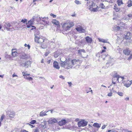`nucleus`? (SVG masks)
<instances>
[{
    "label": "nucleus",
    "mask_w": 132,
    "mask_h": 132,
    "mask_svg": "<svg viewBox=\"0 0 132 132\" xmlns=\"http://www.w3.org/2000/svg\"><path fill=\"white\" fill-rule=\"evenodd\" d=\"M74 25V24L72 22H68L64 23L62 26L66 30H69L71 27Z\"/></svg>",
    "instance_id": "f257e3e1"
},
{
    "label": "nucleus",
    "mask_w": 132,
    "mask_h": 132,
    "mask_svg": "<svg viewBox=\"0 0 132 132\" xmlns=\"http://www.w3.org/2000/svg\"><path fill=\"white\" fill-rule=\"evenodd\" d=\"M91 3L89 9L91 11H93L94 12L97 11L98 10V7L94 3L93 1Z\"/></svg>",
    "instance_id": "f03ea898"
},
{
    "label": "nucleus",
    "mask_w": 132,
    "mask_h": 132,
    "mask_svg": "<svg viewBox=\"0 0 132 132\" xmlns=\"http://www.w3.org/2000/svg\"><path fill=\"white\" fill-rule=\"evenodd\" d=\"M65 124H54L53 126V129L55 131H57L61 129H65L64 125Z\"/></svg>",
    "instance_id": "7ed1b4c3"
},
{
    "label": "nucleus",
    "mask_w": 132,
    "mask_h": 132,
    "mask_svg": "<svg viewBox=\"0 0 132 132\" xmlns=\"http://www.w3.org/2000/svg\"><path fill=\"white\" fill-rule=\"evenodd\" d=\"M75 29L80 33H85V30L80 25L77 24L76 26Z\"/></svg>",
    "instance_id": "20e7f679"
},
{
    "label": "nucleus",
    "mask_w": 132,
    "mask_h": 132,
    "mask_svg": "<svg viewBox=\"0 0 132 132\" xmlns=\"http://www.w3.org/2000/svg\"><path fill=\"white\" fill-rule=\"evenodd\" d=\"M6 116L7 117H9L10 118H14L15 116V113L14 111L8 110L6 112Z\"/></svg>",
    "instance_id": "39448f33"
},
{
    "label": "nucleus",
    "mask_w": 132,
    "mask_h": 132,
    "mask_svg": "<svg viewBox=\"0 0 132 132\" xmlns=\"http://www.w3.org/2000/svg\"><path fill=\"white\" fill-rule=\"evenodd\" d=\"M12 24L11 23H7L5 24V26L6 27L7 30H12L14 29V28L12 27Z\"/></svg>",
    "instance_id": "423d86ee"
},
{
    "label": "nucleus",
    "mask_w": 132,
    "mask_h": 132,
    "mask_svg": "<svg viewBox=\"0 0 132 132\" xmlns=\"http://www.w3.org/2000/svg\"><path fill=\"white\" fill-rule=\"evenodd\" d=\"M58 119L52 117L50 118L47 122L48 124H54L58 122Z\"/></svg>",
    "instance_id": "0eeeda50"
},
{
    "label": "nucleus",
    "mask_w": 132,
    "mask_h": 132,
    "mask_svg": "<svg viewBox=\"0 0 132 132\" xmlns=\"http://www.w3.org/2000/svg\"><path fill=\"white\" fill-rule=\"evenodd\" d=\"M68 65H67V69H69L71 68L73 65V60H72L69 59L67 60Z\"/></svg>",
    "instance_id": "6e6552de"
},
{
    "label": "nucleus",
    "mask_w": 132,
    "mask_h": 132,
    "mask_svg": "<svg viewBox=\"0 0 132 132\" xmlns=\"http://www.w3.org/2000/svg\"><path fill=\"white\" fill-rule=\"evenodd\" d=\"M75 121L78 122L77 124H87L88 123V122L87 120L81 119L80 120L78 118L76 119Z\"/></svg>",
    "instance_id": "1a4fd4ad"
},
{
    "label": "nucleus",
    "mask_w": 132,
    "mask_h": 132,
    "mask_svg": "<svg viewBox=\"0 0 132 132\" xmlns=\"http://www.w3.org/2000/svg\"><path fill=\"white\" fill-rule=\"evenodd\" d=\"M66 60V61L63 62L61 61V62L60 63L61 66L62 67H63L65 68V69H67V65H68V62L67 60Z\"/></svg>",
    "instance_id": "9d476101"
},
{
    "label": "nucleus",
    "mask_w": 132,
    "mask_h": 132,
    "mask_svg": "<svg viewBox=\"0 0 132 132\" xmlns=\"http://www.w3.org/2000/svg\"><path fill=\"white\" fill-rule=\"evenodd\" d=\"M35 42L38 43H41V40H42L43 42L44 40H43L42 38H40L39 37L37 36V35L36 34L35 35Z\"/></svg>",
    "instance_id": "9b49d317"
},
{
    "label": "nucleus",
    "mask_w": 132,
    "mask_h": 132,
    "mask_svg": "<svg viewBox=\"0 0 132 132\" xmlns=\"http://www.w3.org/2000/svg\"><path fill=\"white\" fill-rule=\"evenodd\" d=\"M125 36L124 38L126 39H129L131 37L130 33L129 32H126L124 34Z\"/></svg>",
    "instance_id": "f8f14e48"
},
{
    "label": "nucleus",
    "mask_w": 132,
    "mask_h": 132,
    "mask_svg": "<svg viewBox=\"0 0 132 132\" xmlns=\"http://www.w3.org/2000/svg\"><path fill=\"white\" fill-rule=\"evenodd\" d=\"M30 61H28L26 62L25 63H23L21 64L20 65L21 66L25 67L26 68H27L29 65H30Z\"/></svg>",
    "instance_id": "ddd939ff"
},
{
    "label": "nucleus",
    "mask_w": 132,
    "mask_h": 132,
    "mask_svg": "<svg viewBox=\"0 0 132 132\" xmlns=\"http://www.w3.org/2000/svg\"><path fill=\"white\" fill-rule=\"evenodd\" d=\"M53 66L54 67L57 69H59L60 67L59 66L58 62L56 61H55L54 62L53 64Z\"/></svg>",
    "instance_id": "4468645a"
},
{
    "label": "nucleus",
    "mask_w": 132,
    "mask_h": 132,
    "mask_svg": "<svg viewBox=\"0 0 132 132\" xmlns=\"http://www.w3.org/2000/svg\"><path fill=\"white\" fill-rule=\"evenodd\" d=\"M21 58L24 59H27L29 58V56L28 54H27L25 53H22L21 56Z\"/></svg>",
    "instance_id": "2eb2a0df"
},
{
    "label": "nucleus",
    "mask_w": 132,
    "mask_h": 132,
    "mask_svg": "<svg viewBox=\"0 0 132 132\" xmlns=\"http://www.w3.org/2000/svg\"><path fill=\"white\" fill-rule=\"evenodd\" d=\"M86 40L88 43L91 44L92 41V39L89 36H87L85 38Z\"/></svg>",
    "instance_id": "dca6fc26"
},
{
    "label": "nucleus",
    "mask_w": 132,
    "mask_h": 132,
    "mask_svg": "<svg viewBox=\"0 0 132 132\" xmlns=\"http://www.w3.org/2000/svg\"><path fill=\"white\" fill-rule=\"evenodd\" d=\"M68 120H66L64 119H62L61 121H59L58 122V124H66L68 123Z\"/></svg>",
    "instance_id": "f3484780"
},
{
    "label": "nucleus",
    "mask_w": 132,
    "mask_h": 132,
    "mask_svg": "<svg viewBox=\"0 0 132 132\" xmlns=\"http://www.w3.org/2000/svg\"><path fill=\"white\" fill-rule=\"evenodd\" d=\"M123 52L125 55H128L130 54V51L129 48H127L123 50Z\"/></svg>",
    "instance_id": "a211bd4d"
},
{
    "label": "nucleus",
    "mask_w": 132,
    "mask_h": 132,
    "mask_svg": "<svg viewBox=\"0 0 132 132\" xmlns=\"http://www.w3.org/2000/svg\"><path fill=\"white\" fill-rule=\"evenodd\" d=\"M17 52L16 51H15V49H12V56L14 57L17 56Z\"/></svg>",
    "instance_id": "6ab92c4d"
},
{
    "label": "nucleus",
    "mask_w": 132,
    "mask_h": 132,
    "mask_svg": "<svg viewBox=\"0 0 132 132\" xmlns=\"http://www.w3.org/2000/svg\"><path fill=\"white\" fill-rule=\"evenodd\" d=\"M61 53L57 51L54 53V57L55 58L57 57L61 54Z\"/></svg>",
    "instance_id": "aec40b11"
},
{
    "label": "nucleus",
    "mask_w": 132,
    "mask_h": 132,
    "mask_svg": "<svg viewBox=\"0 0 132 132\" xmlns=\"http://www.w3.org/2000/svg\"><path fill=\"white\" fill-rule=\"evenodd\" d=\"M118 6L116 4L114 7V9L117 12L119 11L120 10V9L118 7Z\"/></svg>",
    "instance_id": "412c9836"
},
{
    "label": "nucleus",
    "mask_w": 132,
    "mask_h": 132,
    "mask_svg": "<svg viewBox=\"0 0 132 132\" xmlns=\"http://www.w3.org/2000/svg\"><path fill=\"white\" fill-rule=\"evenodd\" d=\"M98 40L100 42H102L104 43H109L107 42L108 40L107 39L105 40L103 39L98 38Z\"/></svg>",
    "instance_id": "4be33fe9"
},
{
    "label": "nucleus",
    "mask_w": 132,
    "mask_h": 132,
    "mask_svg": "<svg viewBox=\"0 0 132 132\" xmlns=\"http://www.w3.org/2000/svg\"><path fill=\"white\" fill-rule=\"evenodd\" d=\"M46 112H45V111L43 112V111H42L40 112L39 114V116L40 117H43L47 115V114H46Z\"/></svg>",
    "instance_id": "5701e85b"
},
{
    "label": "nucleus",
    "mask_w": 132,
    "mask_h": 132,
    "mask_svg": "<svg viewBox=\"0 0 132 132\" xmlns=\"http://www.w3.org/2000/svg\"><path fill=\"white\" fill-rule=\"evenodd\" d=\"M75 65L76 64L77 65L75 66V68L76 67V66H77V65H80V63H79V60H75Z\"/></svg>",
    "instance_id": "b1692460"
},
{
    "label": "nucleus",
    "mask_w": 132,
    "mask_h": 132,
    "mask_svg": "<svg viewBox=\"0 0 132 132\" xmlns=\"http://www.w3.org/2000/svg\"><path fill=\"white\" fill-rule=\"evenodd\" d=\"M52 22L55 25H58L59 24V21L56 20H53Z\"/></svg>",
    "instance_id": "393cba45"
},
{
    "label": "nucleus",
    "mask_w": 132,
    "mask_h": 132,
    "mask_svg": "<svg viewBox=\"0 0 132 132\" xmlns=\"http://www.w3.org/2000/svg\"><path fill=\"white\" fill-rule=\"evenodd\" d=\"M114 77H115V78H117V80L119 82H120V81H119V77H120V76L119 75H118L117 73H116L115 74V75H114Z\"/></svg>",
    "instance_id": "a878e982"
},
{
    "label": "nucleus",
    "mask_w": 132,
    "mask_h": 132,
    "mask_svg": "<svg viewBox=\"0 0 132 132\" xmlns=\"http://www.w3.org/2000/svg\"><path fill=\"white\" fill-rule=\"evenodd\" d=\"M127 6L128 7H130L132 6V1L131 0L129 1L128 2Z\"/></svg>",
    "instance_id": "bb28decb"
},
{
    "label": "nucleus",
    "mask_w": 132,
    "mask_h": 132,
    "mask_svg": "<svg viewBox=\"0 0 132 132\" xmlns=\"http://www.w3.org/2000/svg\"><path fill=\"white\" fill-rule=\"evenodd\" d=\"M5 117V115L4 114H2V115L0 120V124H1V122L3 120Z\"/></svg>",
    "instance_id": "cd10ccee"
},
{
    "label": "nucleus",
    "mask_w": 132,
    "mask_h": 132,
    "mask_svg": "<svg viewBox=\"0 0 132 132\" xmlns=\"http://www.w3.org/2000/svg\"><path fill=\"white\" fill-rule=\"evenodd\" d=\"M93 1H92L91 0H87V5L89 6V7L90 6V5L91 4V3Z\"/></svg>",
    "instance_id": "c85d7f7f"
},
{
    "label": "nucleus",
    "mask_w": 132,
    "mask_h": 132,
    "mask_svg": "<svg viewBox=\"0 0 132 132\" xmlns=\"http://www.w3.org/2000/svg\"><path fill=\"white\" fill-rule=\"evenodd\" d=\"M34 21V19H31L28 21V23L29 24L32 25L33 24Z\"/></svg>",
    "instance_id": "c756f323"
},
{
    "label": "nucleus",
    "mask_w": 132,
    "mask_h": 132,
    "mask_svg": "<svg viewBox=\"0 0 132 132\" xmlns=\"http://www.w3.org/2000/svg\"><path fill=\"white\" fill-rule=\"evenodd\" d=\"M118 4L119 6L123 3L122 0H118L117 1Z\"/></svg>",
    "instance_id": "7c9ffc66"
},
{
    "label": "nucleus",
    "mask_w": 132,
    "mask_h": 132,
    "mask_svg": "<svg viewBox=\"0 0 132 132\" xmlns=\"http://www.w3.org/2000/svg\"><path fill=\"white\" fill-rule=\"evenodd\" d=\"M100 6V7L102 9H104L105 7L103 2L101 3Z\"/></svg>",
    "instance_id": "2f4dec72"
},
{
    "label": "nucleus",
    "mask_w": 132,
    "mask_h": 132,
    "mask_svg": "<svg viewBox=\"0 0 132 132\" xmlns=\"http://www.w3.org/2000/svg\"><path fill=\"white\" fill-rule=\"evenodd\" d=\"M27 19H22L21 21V22H23L24 23H26V24H27Z\"/></svg>",
    "instance_id": "473e14b6"
},
{
    "label": "nucleus",
    "mask_w": 132,
    "mask_h": 132,
    "mask_svg": "<svg viewBox=\"0 0 132 132\" xmlns=\"http://www.w3.org/2000/svg\"><path fill=\"white\" fill-rule=\"evenodd\" d=\"M103 2L104 4V5H105V6H107L109 4L108 2L107 1H103Z\"/></svg>",
    "instance_id": "72a5a7b5"
},
{
    "label": "nucleus",
    "mask_w": 132,
    "mask_h": 132,
    "mask_svg": "<svg viewBox=\"0 0 132 132\" xmlns=\"http://www.w3.org/2000/svg\"><path fill=\"white\" fill-rule=\"evenodd\" d=\"M41 47H42V48L45 49L47 47V45L45 44H42Z\"/></svg>",
    "instance_id": "f704fd0d"
},
{
    "label": "nucleus",
    "mask_w": 132,
    "mask_h": 132,
    "mask_svg": "<svg viewBox=\"0 0 132 132\" xmlns=\"http://www.w3.org/2000/svg\"><path fill=\"white\" fill-rule=\"evenodd\" d=\"M119 77V81L120 82L123 81V80L124 79V78L120 76Z\"/></svg>",
    "instance_id": "c9c22d12"
},
{
    "label": "nucleus",
    "mask_w": 132,
    "mask_h": 132,
    "mask_svg": "<svg viewBox=\"0 0 132 132\" xmlns=\"http://www.w3.org/2000/svg\"><path fill=\"white\" fill-rule=\"evenodd\" d=\"M129 19H132V14H129L127 15Z\"/></svg>",
    "instance_id": "e433bc0d"
},
{
    "label": "nucleus",
    "mask_w": 132,
    "mask_h": 132,
    "mask_svg": "<svg viewBox=\"0 0 132 132\" xmlns=\"http://www.w3.org/2000/svg\"><path fill=\"white\" fill-rule=\"evenodd\" d=\"M100 125L101 124H93V125L94 127L99 128L100 127Z\"/></svg>",
    "instance_id": "4c0bfd02"
},
{
    "label": "nucleus",
    "mask_w": 132,
    "mask_h": 132,
    "mask_svg": "<svg viewBox=\"0 0 132 132\" xmlns=\"http://www.w3.org/2000/svg\"><path fill=\"white\" fill-rule=\"evenodd\" d=\"M27 72L26 71L25 72H23L22 73V75L23 76L27 75H30V74H28L27 73Z\"/></svg>",
    "instance_id": "58836bf2"
},
{
    "label": "nucleus",
    "mask_w": 132,
    "mask_h": 132,
    "mask_svg": "<svg viewBox=\"0 0 132 132\" xmlns=\"http://www.w3.org/2000/svg\"><path fill=\"white\" fill-rule=\"evenodd\" d=\"M117 93L119 96H122L123 95V93L122 92H117Z\"/></svg>",
    "instance_id": "ea45409f"
},
{
    "label": "nucleus",
    "mask_w": 132,
    "mask_h": 132,
    "mask_svg": "<svg viewBox=\"0 0 132 132\" xmlns=\"http://www.w3.org/2000/svg\"><path fill=\"white\" fill-rule=\"evenodd\" d=\"M24 46L25 47H28V48L29 50L30 48V46L29 45H27L26 44H25L24 45Z\"/></svg>",
    "instance_id": "a19ab883"
},
{
    "label": "nucleus",
    "mask_w": 132,
    "mask_h": 132,
    "mask_svg": "<svg viewBox=\"0 0 132 132\" xmlns=\"http://www.w3.org/2000/svg\"><path fill=\"white\" fill-rule=\"evenodd\" d=\"M75 3L77 4H81V3L79 1L76 0L75 1Z\"/></svg>",
    "instance_id": "79ce46f5"
},
{
    "label": "nucleus",
    "mask_w": 132,
    "mask_h": 132,
    "mask_svg": "<svg viewBox=\"0 0 132 132\" xmlns=\"http://www.w3.org/2000/svg\"><path fill=\"white\" fill-rule=\"evenodd\" d=\"M36 122V121L35 120H32L30 122V124H35Z\"/></svg>",
    "instance_id": "37998d69"
},
{
    "label": "nucleus",
    "mask_w": 132,
    "mask_h": 132,
    "mask_svg": "<svg viewBox=\"0 0 132 132\" xmlns=\"http://www.w3.org/2000/svg\"><path fill=\"white\" fill-rule=\"evenodd\" d=\"M120 24V26L122 27H123L125 25V23L122 22H121Z\"/></svg>",
    "instance_id": "c03bdc74"
},
{
    "label": "nucleus",
    "mask_w": 132,
    "mask_h": 132,
    "mask_svg": "<svg viewBox=\"0 0 132 132\" xmlns=\"http://www.w3.org/2000/svg\"><path fill=\"white\" fill-rule=\"evenodd\" d=\"M88 122L90 123H94V124H98V123H95V122H94V120H90Z\"/></svg>",
    "instance_id": "a18cd8bd"
},
{
    "label": "nucleus",
    "mask_w": 132,
    "mask_h": 132,
    "mask_svg": "<svg viewBox=\"0 0 132 132\" xmlns=\"http://www.w3.org/2000/svg\"><path fill=\"white\" fill-rule=\"evenodd\" d=\"M79 127L80 126L84 127L86 126L87 124H78Z\"/></svg>",
    "instance_id": "49530a36"
},
{
    "label": "nucleus",
    "mask_w": 132,
    "mask_h": 132,
    "mask_svg": "<svg viewBox=\"0 0 132 132\" xmlns=\"http://www.w3.org/2000/svg\"><path fill=\"white\" fill-rule=\"evenodd\" d=\"M130 85H131V84H125L124 85V86H126L127 87H129L130 86Z\"/></svg>",
    "instance_id": "de8ad7c7"
},
{
    "label": "nucleus",
    "mask_w": 132,
    "mask_h": 132,
    "mask_svg": "<svg viewBox=\"0 0 132 132\" xmlns=\"http://www.w3.org/2000/svg\"><path fill=\"white\" fill-rule=\"evenodd\" d=\"M132 58V54H131L129 56L128 59L127 60H131Z\"/></svg>",
    "instance_id": "09e8293b"
},
{
    "label": "nucleus",
    "mask_w": 132,
    "mask_h": 132,
    "mask_svg": "<svg viewBox=\"0 0 132 132\" xmlns=\"http://www.w3.org/2000/svg\"><path fill=\"white\" fill-rule=\"evenodd\" d=\"M81 53V51H79V50H78V53L81 56H82Z\"/></svg>",
    "instance_id": "8fccbe9b"
},
{
    "label": "nucleus",
    "mask_w": 132,
    "mask_h": 132,
    "mask_svg": "<svg viewBox=\"0 0 132 132\" xmlns=\"http://www.w3.org/2000/svg\"><path fill=\"white\" fill-rule=\"evenodd\" d=\"M29 75H27L24 76V78L25 79H28V77H29Z\"/></svg>",
    "instance_id": "3c124183"
},
{
    "label": "nucleus",
    "mask_w": 132,
    "mask_h": 132,
    "mask_svg": "<svg viewBox=\"0 0 132 132\" xmlns=\"http://www.w3.org/2000/svg\"><path fill=\"white\" fill-rule=\"evenodd\" d=\"M50 15L52 16L54 18H55L56 17V15H55L52 13H51L50 14Z\"/></svg>",
    "instance_id": "603ef678"
},
{
    "label": "nucleus",
    "mask_w": 132,
    "mask_h": 132,
    "mask_svg": "<svg viewBox=\"0 0 132 132\" xmlns=\"http://www.w3.org/2000/svg\"><path fill=\"white\" fill-rule=\"evenodd\" d=\"M112 92H111H111L110 93H109L108 95V96H111L112 95Z\"/></svg>",
    "instance_id": "864d4df0"
},
{
    "label": "nucleus",
    "mask_w": 132,
    "mask_h": 132,
    "mask_svg": "<svg viewBox=\"0 0 132 132\" xmlns=\"http://www.w3.org/2000/svg\"><path fill=\"white\" fill-rule=\"evenodd\" d=\"M79 51H81V52H83L84 53H86L85 51L83 49L79 50Z\"/></svg>",
    "instance_id": "5fc2aeb1"
},
{
    "label": "nucleus",
    "mask_w": 132,
    "mask_h": 132,
    "mask_svg": "<svg viewBox=\"0 0 132 132\" xmlns=\"http://www.w3.org/2000/svg\"><path fill=\"white\" fill-rule=\"evenodd\" d=\"M32 25H31V24H28L27 25V27L28 28H30L31 27H32Z\"/></svg>",
    "instance_id": "6e6d98bb"
},
{
    "label": "nucleus",
    "mask_w": 132,
    "mask_h": 132,
    "mask_svg": "<svg viewBox=\"0 0 132 132\" xmlns=\"http://www.w3.org/2000/svg\"><path fill=\"white\" fill-rule=\"evenodd\" d=\"M54 111V110L53 109H52L51 110H50L47 111L46 112V113H47V112H48V111H51V113H53V111Z\"/></svg>",
    "instance_id": "4d7b16f0"
},
{
    "label": "nucleus",
    "mask_w": 132,
    "mask_h": 132,
    "mask_svg": "<svg viewBox=\"0 0 132 132\" xmlns=\"http://www.w3.org/2000/svg\"><path fill=\"white\" fill-rule=\"evenodd\" d=\"M42 20L43 21L45 22L46 20L45 17H44L42 18Z\"/></svg>",
    "instance_id": "13d9d810"
},
{
    "label": "nucleus",
    "mask_w": 132,
    "mask_h": 132,
    "mask_svg": "<svg viewBox=\"0 0 132 132\" xmlns=\"http://www.w3.org/2000/svg\"><path fill=\"white\" fill-rule=\"evenodd\" d=\"M28 80L29 81L32 80H33V78L31 77H28Z\"/></svg>",
    "instance_id": "bf43d9fd"
},
{
    "label": "nucleus",
    "mask_w": 132,
    "mask_h": 132,
    "mask_svg": "<svg viewBox=\"0 0 132 132\" xmlns=\"http://www.w3.org/2000/svg\"><path fill=\"white\" fill-rule=\"evenodd\" d=\"M68 83L69 84V86L70 87H71V85H72V83L71 82H68Z\"/></svg>",
    "instance_id": "052dcab7"
},
{
    "label": "nucleus",
    "mask_w": 132,
    "mask_h": 132,
    "mask_svg": "<svg viewBox=\"0 0 132 132\" xmlns=\"http://www.w3.org/2000/svg\"><path fill=\"white\" fill-rule=\"evenodd\" d=\"M45 23L46 24L49 25V22L48 21L46 20V21L45 22Z\"/></svg>",
    "instance_id": "680f3d73"
},
{
    "label": "nucleus",
    "mask_w": 132,
    "mask_h": 132,
    "mask_svg": "<svg viewBox=\"0 0 132 132\" xmlns=\"http://www.w3.org/2000/svg\"><path fill=\"white\" fill-rule=\"evenodd\" d=\"M105 127L106 126L105 125H104L102 126V129H104L105 128Z\"/></svg>",
    "instance_id": "e2e57ef3"
},
{
    "label": "nucleus",
    "mask_w": 132,
    "mask_h": 132,
    "mask_svg": "<svg viewBox=\"0 0 132 132\" xmlns=\"http://www.w3.org/2000/svg\"><path fill=\"white\" fill-rule=\"evenodd\" d=\"M32 28L31 29V30H34V29H35L36 28L34 26H32Z\"/></svg>",
    "instance_id": "0e129e2a"
},
{
    "label": "nucleus",
    "mask_w": 132,
    "mask_h": 132,
    "mask_svg": "<svg viewBox=\"0 0 132 132\" xmlns=\"http://www.w3.org/2000/svg\"><path fill=\"white\" fill-rule=\"evenodd\" d=\"M59 77L60 78H62L63 79H64V77L63 76H62V75H61L59 76Z\"/></svg>",
    "instance_id": "69168bd1"
},
{
    "label": "nucleus",
    "mask_w": 132,
    "mask_h": 132,
    "mask_svg": "<svg viewBox=\"0 0 132 132\" xmlns=\"http://www.w3.org/2000/svg\"><path fill=\"white\" fill-rule=\"evenodd\" d=\"M120 29V27L119 26H117L116 27V29L117 30H119Z\"/></svg>",
    "instance_id": "338daca9"
},
{
    "label": "nucleus",
    "mask_w": 132,
    "mask_h": 132,
    "mask_svg": "<svg viewBox=\"0 0 132 132\" xmlns=\"http://www.w3.org/2000/svg\"><path fill=\"white\" fill-rule=\"evenodd\" d=\"M34 132H39L38 130L37 129H36L35 130V131Z\"/></svg>",
    "instance_id": "774afa93"
}]
</instances>
